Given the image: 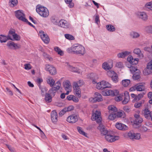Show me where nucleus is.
<instances>
[{
	"instance_id": "nucleus-1",
	"label": "nucleus",
	"mask_w": 152,
	"mask_h": 152,
	"mask_svg": "<svg viewBox=\"0 0 152 152\" xmlns=\"http://www.w3.org/2000/svg\"><path fill=\"white\" fill-rule=\"evenodd\" d=\"M36 11L40 16L43 18L48 17L49 14L48 9L46 7L40 5L37 6Z\"/></svg>"
},
{
	"instance_id": "nucleus-2",
	"label": "nucleus",
	"mask_w": 152,
	"mask_h": 152,
	"mask_svg": "<svg viewBox=\"0 0 152 152\" xmlns=\"http://www.w3.org/2000/svg\"><path fill=\"white\" fill-rule=\"evenodd\" d=\"M72 48L73 50H74V53L83 55L86 53L85 48L80 44H74Z\"/></svg>"
},
{
	"instance_id": "nucleus-3",
	"label": "nucleus",
	"mask_w": 152,
	"mask_h": 152,
	"mask_svg": "<svg viewBox=\"0 0 152 152\" xmlns=\"http://www.w3.org/2000/svg\"><path fill=\"white\" fill-rule=\"evenodd\" d=\"M112 85L108 82L104 80L100 82H98L96 85V87L98 89H103L104 88H111Z\"/></svg>"
},
{
	"instance_id": "nucleus-4",
	"label": "nucleus",
	"mask_w": 152,
	"mask_h": 152,
	"mask_svg": "<svg viewBox=\"0 0 152 152\" xmlns=\"http://www.w3.org/2000/svg\"><path fill=\"white\" fill-rule=\"evenodd\" d=\"M8 37L9 39L12 41H19L20 39V36L15 33V31L12 30H10L9 31Z\"/></svg>"
},
{
	"instance_id": "nucleus-5",
	"label": "nucleus",
	"mask_w": 152,
	"mask_h": 152,
	"mask_svg": "<svg viewBox=\"0 0 152 152\" xmlns=\"http://www.w3.org/2000/svg\"><path fill=\"white\" fill-rule=\"evenodd\" d=\"M16 17L19 20L24 22H27V20L25 18V15L21 10H18L15 12Z\"/></svg>"
},
{
	"instance_id": "nucleus-6",
	"label": "nucleus",
	"mask_w": 152,
	"mask_h": 152,
	"mask_svg": "<svg viewBox=\"0 0 152 152\" xmlns=\"http://www.w3.org/2000/svg\"><path fill=\"white\" fill-rule=\"evenodd\" d=\"M118 93L119 91L117 90H106L103 91L102 92V95L105 96H116L118 94Z\"/></svg>"
},
{
	"instance_id": "nucleus-7",
	"label": "nucleus",
	"mask_w": 152,
	"mask_h": 152,
	"mask_svg": "<svg viewBox=\"0 0 152 152\" xmlns=\"http://www.w3.org/2000/svg\"><path fill=\"white\" fill-rule=\"evenodd\" d=\"M93 121H96V122L100 123L101 121V113L99 111L96 110L93 113L91 118Z\"/></svg>"
},
{
	"instance_id": "nucleus-8",
	"label": "nucleus",
	"mask_w": 152,
	"mask_h": 152,
	"mask_svg": "<svg viewBox=\"0 0 152 152\" xmlns=\"http://www.w3.org/2000/svg\"><path fill=\"white\" fill-rule=\"evenodd\" d=\"M7 45L9 49L12 50L19 49L21 47L20 45L15 43L12 41L8 42L7 43Z\"/></svg>"
},
{
	"instance_id": "nucleus-9",
	"label": "nucleus",
	"mask_w": 152,
	"mask_h": 152,
	"mask_svg": "<svg viewBox=\"0 0 152 152\" xmlns=\"http://www.w3.org/2000/svg\"><path fill=\"white\" fill-rule=\"evenodd\" d=\"M39 35L43 41L46 43H48L49 42V38L47 34L42 31L39 32Z\"/></svg>"
},
{
	"instance_id": "nucleus-10",
	"label": "nucleus",
	"mask_w": 152,
	"mask_h": 152,
	"mask_svg": "<svg viewBox=\"0 0 152 152\" xmlns=\"http://www.w3.org/2000/svg\"><path fill=\"white\" fill-rule=\"evenodd\" d=\"M63 85L65 90L66 91V94L68 95L69 94V92L72 90V86L70 82L66 80L64 82Z\"/></svg>"
},
{
	"instance_id": "nucleus-11",
	"label": "nucleus",
	"mask_w": 152,
	"mask_h": 152,
	"mask_svg": "<svg viewBox=\"0 0 152 152\" xmlns=\"http://www.w3.org/2000/svg\"><path fill=\"white\" fill-rule=\"evenodd\" d=\"M120 137L118 136H113L110 134H107L105 136L107 141L110 142H114L119 139Z\"/></svg>"
},
{
	"instance_id": "nucleus-12",
	"label": "nucleus",
	"mask_w": 152,
	"mask_h": 152,
	"mask_svg": "<svg viewBox=\"0 0 152 152\" xmlns=\"http://www.w3.org/2000/svg\"><path fill=\"white\" fill-rule=\"evenodd\" d=\"M45 70L49 72L51 75H55L56 73L55 68L51 65L47 64L45 65Z\"/></svg>"
},
{
	"instance_id": "nucleus-13",
	"label": "nucleus",
	"mask_w": 152,
	"mask_h": 152,
	"mask_svg": "<svg viewBox=\"0 0 152 152\" xmlns=\"http://www.w3.org/2000/svg\"><path fill=\"white\" fill-rule=\"evenodd\" d=\"M136 14L138 17L143 20L145 21L148 19V16L145 12L138 11Z\"/></svg>"
},
{
	"instance_id": "nucleus-14",
	"label": "nucleus",
	"mask_w": 152,
	"mask_h": 152,
	"mask_svg": "<svg viewBox=\"0 0 152 152\" xmlns=\"http://www.w3.org/2000/svg\"><path fill=\"white\" fill-rule=\"evenodd\" d=\"M58 25L61 27L64 28H67L69 26V23L66 20L63 19H61L59 20Z\"/></svg>"
},
{
	"instance_id": "nucleus-15",
	"label": "nucleus",
	"mask_w": 152,
	"mask_h": 152,
	"mask_svg": "<svg viewBox=\"0 0 152 152\" xmlns=\"http://www.w3.org/2000/svg\"><path fill=\"white\" fill-rule=\"evenodd\" d=\"M73 87L74 93L78 98H80L81 97L80 90L78 84L76 82L74 83Z\"/></svg>"
},
{
	"instance_id": "nucleus-16",
	"label": "nucleus",
	"mask_w": 152,
	"mask_h": 152,
	"mask_svg": "<svg viewBox=\"0 0 152 152\" xmlns=\"http://www.w3.org/2000/svg\"><path fill=\"white\" fill-rule=\"evenodd\" d=\"M128 136L132 139L139 140L140 138V133H134L133 132L130 131L128 134Z\"/></svg>"
},
{
	"instance_id": "nucleus-17",
	"label": "nucleus",
	"mask_w": 152,
	"mask_h": 152,
	"mask_svg": "<svg viewBox=\"0 0 152 152\" xmlns=\"http://www.w3.org/2000/svg\"><path fill=\"white\" fill-rule=\"evenodd\" d=\"M78 116L75 114L71 115L67 118V121L69 123H75L78 120Z\"/></svg>"
},
{
	"instance_id": "nucleus-18",
	"label": "nucleus",
	"mask_w": 152,
	"mask_h": 152,
	"mask_svg": "<svg viewBox=\"0 0 152 152\" xmlns=\"http://www.w3.org/2000/svg\"><path fill=\"white\" fill-rule=\"evenodd\" d=\"M139 59L138 58H133L132 56L129 55L127 58V61L130 64L134 65L137 64Z\"/></svg>"
},
{
	"instance_id": "nucleus-19",
	"label": "nucleus",
	"mask_w": 152,
	"mask_h": 152,
	"mask_svg": "<svg viewBox=\"0 0 152 152\" xmlns=\"http://www.w3.org/2000/svg\"><path fill=\"white\" fill-rule=\"evenodd\" d=\"M134 116L135 118V119L134 121V124L136 125H139L142 122V118L138 114H135L134 115Z\"/></svg>"
},
{
	"instance_id": "nucleus-20",
	"label": "nucleus",
	"mask_w": 152,
	"mask_h": 152,
	"mask_svg": "<svg viewBox=\"0 0 152 152\" xmlns=\"http://www.w3.org/2000/svg\"><path fill=\"white\" fill-rule=\"evenodd\" d=\"M98 129L100 130L101 134L102 135H106L108 134V131L105 128L104 126L102 124H100L98 127Z\"/></svg>"
},
{
	"instance_id": "nucleus-21",
	"label": "nucleus",
	"mask_w": 152,
	"mask_h": 152,
	"mask_svg": "<svg viewBox=\"0 0 152 152\" xmlns=\"http://www.w3.org/2000/svg\"><path fill=\"white\" fill-rule=\"evenodd\" d=\"M74 109V107L72 105L69 106L68 107L64 108L59 112V115L62 116L67 112L71 111Z\"/></svg>"
},
{
	"instance_id": "nucleus-22",
	"label": "nucleus",
	"mask_w": 152,
	"mask_h": 152,
	"mask_svg": "<svg viewBox=\"0 0 152 152\" xmlns=\"http://www.w3.org/2000/svg\"><path fill=\"white\" fill-rule=\"evenodd\" d=\"M88 78L92 79V82L93 84H97L98 83H97V82L96 80L97 78V76L96 74L93 73H90L88 75Z\"/></svg>"
},
{
	"instance_id": "nucleus-23",
	"label": "nucleus",
	"mask_w": 152,
	"mask_h": 152,
	"mask_svg": "<svg viewBox=\"0 0 152 152\" xmlns=\"http://www.w3.org/2000/svg\"><path fill=\"white\" fill-rule=\"evenodd\" d=\"M142 113L146 118L147 119L150 118L151 112L148 109L146 108H145L142 111Z\"/></svg>"
},
{
	"instance_id": "nucleus-24",
	"label": "nucleus",
	"mask_w": 152,
	"mask_h": 152,
	"mask_svg": "<svg viewBox=\"0 0 152 152\" xmlns=\"http://www.w3.org/2000/svg\"><path fill=\"white\" fill-rule=\"evenodd\" d=\"M50 115L52 121L54 123L57 122L58 121V115L56 111L55 110L52 111Z\"/></svg>"
},
{
	"instance_id": "nucleus-25",
	"label": "nucleus",
	"mask_w": 152,
	"mask_h": 152,
	"mask_svg": "<svg viewBox=\"0 0 152 152\" xmlns=\"http://www.w3.org/2000/svg\"><path fill=\"white\" fill-rule=\"evenodd\" d=\"M115 127L120 130H126L128 129V127L125 124L121 123H116Z\"/></svg>"
},
{
	"instance_id": "nucleus-26",
	"label": "nucleus",
	"mask_w": 152,
	"mask_h": 152,
	"mask_svg": "<svg viewBox=\"0 0 152 152\" xmlns=\"http://www.w3.org/2000/svg\"><path fill=\"white\" fill-rule=\"evenodd\" d=\"M54 86L50 90V92L51 93V91H55L58 90L60 88L61 86V84L60 81H58L54 85Z\"/></svg>"
},
{
	"instance_id": "nucleus-27",
	"label": "nucleus",
	"mask_w": 152,
	"mask_h": 152,
	"mask_svg": "<svg viewBox=\"0 0 152 152\" xmlns=\"http://www.w3.org/2000/svg\"><path fill=\"white\" fill-rule=\"evenodd\" d=\"M67 68L70 71L73 72H76L78 73H80V71L77 68L73 67L69 65L68 63H66L65 65Z\"/></svg>"
},
{
	"instance_id": "nucleus-28",
	"label": "nucleus",
	"mask_w": 152,
	"mask_h": 152,
	"mask_svg": "<svg viewBox=\"0 0 152 152\" xmlns=\"http://www.w3.org/2000/svg\"><path fill=\"white\" fill-rule=\"evenodd\" d=\"M134 53L138 56L140 58H142L144 57V55L142 52L139 48H136L134 50Z\"/></svg>"
},
{
	"instance_id": "nucleus-29",
	"label": "nucleus",
	"mask_w": 152,
	"mask_h": 152,
	"mask_svg": "<svg viewBox=\"0 0 152 152\" xmlns=\"http://www.w3.org/2000/svg\"><path fill=\"white\" fill-rule=\"evenodd\" d=\"M129 35L132 39H137L140 36V33L135 31L131 32L130 33Z\"/></svg>"
},
{
	"instance_id": "nucleus-30",
	"label": "nucleus",
	"mask_w": 152,
	"mask_h": 152,
	"mask_svg": "<svg viewBox=\"0 0 152 152\" xmlns=\"http://www.w3.org/2000/svg\"><path fill=\"white\" fill-rule=\"evenodd\" d=\"M124 95V100L122 101V102L123 104H126L129 101L130 99V96L129 93L127 91L125 92Z\"/></svg>"
},
{
	"instance_id": "nucleus-31",
	"label": "nucleus",
	"mask_w": 152,
	"mask_h": 152,
	"mask_svg": "<svg viewBox=\"0 0 152 152\" xmlns=\"http://www.w3.org/2000/svg\"><path fill=\"white\" fill-rule=\"evenodd\" d=\"M146 68L147 74H151L152 73V59L147 64Z\"/></svg>"
},
{
	"instance_id": "nucleus-32",
	"label": "nucleus",
	"mask_w": 152,
	"mask_h": 152,
	"mask_svg": "<svg viewBox=\"0 0 152 152\" xmlns=\"http://www.w3.org/2000/svg\"><path fill=\"white\" fill-rule=\"evenodd\" d=\"M130 53V52L128 51H125L119 53L117 54V57L118 58H124L128 56Z\"/></svg>"
},
{
	"instance_id": "nucleus-33",
	"label": "nucleus",
	"mask_w": 152,
	"mask_h": 152,
	"mask_svg": "<svg viewBox=\"0 0 152 152\" xmlns=\"http://www.w3.org/2000/svg\"><path fill=\"white\" fill-rule=\"evenodd\" d=\"M94 96L96 102H99L103 100L102 95L98 92H95L94 93Z\"/></svg>"
},
{
	"instance_id": "nucleus-34",
	"label": "nucleus",
	"mask_w": 152,
	"mask_h": 152,
	"mask_svg": "<svg viewBox=\"0 0 152 152\" xmlns=\"http://www.w3.org/2000/svg\"><path fill=\"white\" fill-rule=\"evenodd\" d=\"M108 109L110 113L116 112L118 110L117 108L114 105H110L108 106Z\"/></svg>"
},
{
	"instance_id": "nucleus-35",
	"label": "nucleus",
	"mask_w": 152,
	"mask_h": 152,
	"mask_svg": "<svg viewBox=\"0 0 152 152\" xmlns=\"http://www.w3.org/2000/svg\"><path fill=\"white\" fill-rule=\"evenodd\" d=\"M50 20L51 23L55 25H58L59 21L56 16H52L50 17Z\"/></svg>"
},
{
	"instance_id": "nucleus-36",
	"label": "nucleus",
	"mask_w": 152,
	"mask_h": 152,
	"mask_svg": "<svg viewBox=\"0 0 152 152\" xmlns=\"http://www.w3.org/2000/svg\"><path fill=\"white\" fill-rule=\"evenodd\" d=\"M144 83H141L139 85H136L137 90L138 91H142L145 90V88Z\"/></svg>"
},
{
	"instance_id": "nucleus-37",
	"label": "nucleus",
	"mask_w": 152,
	"mask_h": 152,
	"mask_svg": "<svg viewBox=\"0 0 152 152\" xmlns=\"http://www.w3.org/2000/svg\"><path fill=\"white\" fill-rule=\"evenodd\" d=\"M107 30L110 32H113L115 31V27L111 24H108L106 26Z\"/></svg>"
},
{
	"instance_id": "nucleus-38",
	"label": "nucleus",
	"mask_w": 152,
	"mask_h": 152,
	"mask_svg": "<svg viewBox=\"0 0 152 152\" xmlns=\"http://www.w3.org/2000/svg\"><path fill=\"white\" fill-rule=\"evenodd\" d=\"M67 99L69 101L72 100L75 102H78L79 100L77 98L72 95L68 96L67 97Z\"/></svg>"
},
{
	"instance_id": "nucleus-39",
	"label": "nucleus",
	"mask_w": 152,
	"mask_h": 152,
	"mask_svg": "<svg viewBox=\"0 0 152 152\" xmlns=\"http://www.w3.org/2000/svg\"><path fill=\"white\" fill-rule=\"evenodd\" d=\"M47 82L51 87H53L55 83L54 80L50 77H49L47 78Z\"/></svg>"
},
{
	"instance_id": "nucleus-40",
	"label": "nucleus",
	"mask_w": 152,
	"mask_h": 152,
	"mask_svg": "<svg viewBox=\"0 0 152 152\" xmlns=\"http://www.w3.org/2000/svg\"><path fill=\"white\" fill-rule=\"evenodd\" d=\"M8 39H9L8 35L6 36L2 34L0 35V41L1 43L5 42Z\"/></svg>"
},
{
	"instance_id": "nucleus-41",
	"label": "nucleus",
	"mask_w": 152,
	"mask_h": 152,
	"mask_svg": "<svg viewBox=\"0 0 152 152\" xmlns=\"http://www.w3.org/2000/svg\"><path fill=\"white\" fill-rule=\"evenodd\" d=\"M18 2L17 0H9V4L10 7H13L17 5Z\"/></svg>"
},
{
	"instance_id": "nucleus-42",
	"label": "nucleus",
	"mask_w": 152,
	"mask_h": 152,
	"mask_svg": "<svg viewBox=\"0 0 152 152\" xmlns=\"http://www.w3.org/2000/svg\"><path fill=\"white\" fill-rule=\"evenodd\" d=\"M112 66L110 65L107 62L104 63L102 65V68L105 70H109L112 68Z\"/></svg>"
},
{
	"instance_id": "nucleus-43",
	"label": "nucleus",
	"mask_w": 152,
	"mask_h": 152,
	"mask_svg": "<svg viewBox=\"0 0 152 152\" xmlns=\"http://www.w3.org/2000/svg\"><path fill=\"white\" fill-rule=\"evenodd\" d=\"M137 71V72L134 73L133 75V79L135 80H138L140 77L139 70H138Z\"/></svg>"
},
{
	"instance_id": "nucleus-44",
	"label": "nucleus",
	"mask_w": 152,
	"mask_h": 152,
	"mask_svg": "<svg viewBox=\"0 0 152 152\" xmlns=\"http://www.w3.org/2000/svg\"><path fill=\"white\" fill-rule=\"evenodd\" d=\"M130 81L129 80L126 79L122 80V85L124 87L128 86L130 84Z\"/></svg>"
},
{
	"instance_id": "nucleus-45",
	"label": "nucleus",
	"mask_w": 152,
	"mask_h": 152,
	"mask_svg": "<svg viewBox=\"0 0 152 152\" xmlns=\"http://www.w3.org/2000/svg\"><path fill=\"white\" fill-rule=\"evenodd\" d=\"M45 100L47 102H50L52 101V98L49 94H46L45 97Z\"/></svg>"
},
{
	"instance_id": "nucleus-46",
	"label": "nucleus",
	"mask_w": 152,
	"mask_h": 152,
	"mask_svg": "<svg viewBox=\"0 0 152 152\" xmlns=\"http://www.w3.org/2000/svg\"><path fill=\"white\" fill-rule=\"evenodd\" d=\"M77 129L79 132L81 134L83 135L85 137H87V134L83 131L82 128L80 127H77Z\"/></svg>"
},
{
	"instance_id": "nucleus-47",
	"label": "nucleus",
	"mask_w": 152,
	"mask_h": 152,
	"mask_svg": "<svg viewBox=\"0 0 152 152\" xmlns=\"http://www.w3.org/2000/svg\"><path fill=\"white\" fill-rule=\"evenodd\" d=\"M66 4H68V7L72 8L74 6V4L72 2V0H64Z\"/></svg>"
},
{
	"instance_id": "nucleus-48",
	"label": "nucleus",
	"mask_w": 152,
	"mask_h": 152,
	"mask_svg": "<svg viewBox=\"0 0 152 152\" xmlns=\"http://www.w3.org/2000/svg\"><path fill=\"white\" fill-rule=\"evenodd\" d=\"M54 48L55 51L57 52L58 54L61 56H62L63 55L64 53L63 51L61 50L58 47H54Z\"/></svg>"
},
{
	"instance_id": "nucleus-49",
	"label": "nucleus",
	"mask_w": 152,
	"mask_h": 152,
	"mask_svg": "<svg viewBox=\"0 0 152 152\" xmlns=\"http://www.w3.org/2000/svg\"><path fill=\"white\" fill-rule=\"evenodd\" d=\"M145 7L152 10V1L147 3L145 5Z\"/></svg>"
},
{
	"instance_id": "nucleus-50",
	"label": "nucleus",
	"mask_w": 152,
	"mask_h": 152,
	"mask_svg": "<svg viewBox=\"0 0 152 152\" xmlns=\"http://www.w3.org/2000/svg\"><path fill=\"white\" fill-rule=\"evenodd\" d=\"M115 113H112L109 115L108 119L110 120H113L117 118Z\"/></svg>"
},
{
	"instance_id": "nucleus-51",
	"label": "nucleus",
	"mask_w": 152,
	"mask_h": 152,
	"mask_svg": "<svg viewBox=\"0 0 152 152\" xmlns=\"http://www.w3.org/2000/svg\"><path fill=\"white\" fill-rule=\"evenodd\" d=\"M111 78L113 81L115 83H117L118 81V75L116 73L113 75Z\"/></svg>"
},
{
	"instance_id": "nucleus-52",
	"label": "nucleus",
	"mask_w": 152,
	"mask_h": 152,
	"mask_svg": "<svg viewBox=\"0 0 152 152\" xmlns=\"http://www.w3.org/2000/svg\"><path fill=\"white\" fill-rule=\"evenodd\" d=\"M130 70L132 73H134L136 71H137L138 70L137 69V68L135 67V66L132 65H130Z\"/></svg>"
},
{
	"instance_id": "nucleus-53",
	"label": "nucleus",
	"mask_w": 152,
	"mask_h": 152,
	"mask_svg": "<svg viewBox=\"0 0 152 152\" xmlns=\"http://www.w3.org/2000/svg\"><path fill=\"white\" fill-rule=\"evenodd\" d=\"M145 31L148 33H152V26H148L145 27Z\"/></svg>"
},
{
	"instance_id": "nucleus-54",
	"label": "nucleus",
	"mask_w": 152,
	"mask_h": 152,
	"mask_svg": "<svg viewBox=\"0 0 152 152\" xmlns=\"http://www.w3.org/2000/svg\"><path fill=\"white\" fill-rule=\"evenodd\" d=\"M64 36L66 39L69 40H73L74 39V37L70 34H65Z\"/></svg>"
},
{
	"instance_id": "nucleus-55",
	"label": "nucleus",
	"mask_w": 152,
	"mask_h": 152,
	"mask_svg": "<svg viewBox=\"0 0 152 152\" xmlns=\"http://www.w3.org/2000/svg\"><path fill=\"white\" fill-rule=\"evenodd\" d=\"M124 94H120L119 96L115 97V100L117 101H120L123 99V96Z\"/></svg>"
},
{
	"instance_id": "nucleus-56",
	"label": "nucleus",
	"mask_w": 152,
	"mask_h": 152,
	"mask_svg": "<svg viewBox=\"0 0 152 152\" xmlns=\"http://www.w3.org/2000/svg\"><path fill=\"white\" fill-rule=\"evenodd\" d=\"M116 74V73H115L114 71L112 70L109 71L107 72V75L111 77Z\"/></svg>"
},
{
	"instance_id": "nucleus-57",
	"label": "nucleus",
	"mask_w": 152,
	"mask_h": 152,
	"mask_svg": "<svg viewBox=\"0 0 152 152\" xmlns=\"http://www.w3.org/2000/svg\"><path fill=\"white\" fill-rule=\"evenodd\" d=\"M116 118H118L121 117L124 114V112L122 111H119L115 113Z\"/></svg>"
},
{
	"instance_id": "nucleus-58",
	"label": "nucleus",
	"mask_w": 152,
	"mask_h": 152,
	"mask_svg": "<svg viewBox=\"0 0 152 152\" xmlns=\"http://www.w3.org/2000/svg\"><path fill=\"white\" fill-rule=\"evenodd\" d=\"M140 130L141 132H146L148 130V129L145 126H143L140 128Z\"/></svg>"
},
{
	"instance_id": "nucleus-59",
	"label": "nucleus",
	"mask_w": 152,
	"mask_h": 152,
	"mask_svg": "<svg viewBox=\"0 0 152 152\" xmlns=\"http://www.w3.org/2000/svg\"><path fill=\"white\" fill-rule=\"evenodd\" d=\"M143 102V101H142L140 102H137L135 104L134 107L136 108H139L141 106V104Z\"/></svg>"
},
{
	"instance_id": "nucleus-60",
	"label": "nucleus",
	"mask_w": 152,
	"mask_h": 152,
	"mask_svg": "<svg viewBox=\"0 0 152 152\" xmlns=\"http://www.w3.org/2000/svg\"><path fill=\"white\" fill-rule=\"evenodd\" d=\"M116 66L119 68H122L123 67L124 65L123 63L121 62H117L116 64Z\"/></svg>"
},
{
	"instance_id": "nucleus-61",
	"label": "nucleus",
	"mask_w": 152,
	"mask_h": 152,
	"mask_svg": "<svg viewBox=\"0 0 152 152\" xmlns=\"http://www.w3.org/2000/svg\"><path fill=\"white\" fill-rule=\"evenodd\" d=\"M24 66V69L26 70H29L31 69V66L29 64H25Z\"/></svg>"
},
{
	"instance_id": "nucleus-62",
	"label": "nucleus",
	"mask_w": 152,
	"mask_h": 152,
	"mask_svg": "<svg viewBox=\"0 0 152 152\" xmlns=\"http://www.w3.org/2000/svg\"><path fill=\"white\" fill-rule=\"evenodd\" d=\"M74 47V45H73L71 47L67 48V52L68 53L73 52L74 53V50H73V49L72 48V47Z\"/></svg>"
},
{
	"instance_id": "nucleus-63",
	"label": "nucleus",
	"mask_w": 152,
	"mask_h": 152,
	"mask_svg": "<svg viewBox=\"0 0 152 152\" xmlns=\"http://www.w3.org/2000/svg\"><path fill=\"white\" fill-rule=\"evenodd\" d=\"M44 56L45 58L48 59L50 61H52V58L49 55L44 53Z\"/></svg>"
},
{
	"instance_id": "nucleus-64",
	"label": "nucleus",
	"mask_w": 152,
	"mask_h": 152,
	"mask_svg": "<svg viewBox=\"0 0 152 152\" xmlns=\"http://www.w3.org/2000/svg\"><path fill=\"white\" fill-rule=\"evenodd\" d=\"M95 22L98 24L100 22L99 17L98 15H96L95 16Z\"/></svg>"
}]
</instances>
